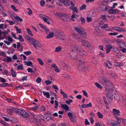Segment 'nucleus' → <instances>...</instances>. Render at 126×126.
I'll use <instances>...</instances> for the list:
<instances>
[{
  "mask_svg": "<svg viewBox=\"0 0 126 126\" xmlns=\"http://www.w3.org/2000/svg\"><path fill=\"white\" fill-rule=\"evenodd\" d=\"M70 57L72 60H75L78 55L85 56L87 53L77 45H72L71 46Z\"/></svg>",
  "mask_w": 126,
  "mask_h": 126,
  "instance_id": "1",
  "label": "nucleus"
},
{
  "mask_svg": "<svg viewBox=\"0 0 126 126\" xmlns=\"http://www.w3.org/2000/svg\"><path fill=\"white\" fill-rule=\"evenodd\" d=\"M99 80L101 83L102 84L103 86L106 88H107L106 85V84H111V83L104 76H102L99 78Z\"/></svg>",
  "mask_w": 126,
  "mask_h": 126,
  "instance_id": "2",
  "label": "nucleus"
},
{
  "mask_svg": "<svg viewBox=\"0 0 126 126\" xmlns=\"http://www.w3.org/2000/svg\"><path fill=\"white\" fill-rule=\"evenodd\" d=\"M51 115V113L49 112H47V113L44 115H41L40 117L41 119L45 121H47L51 119L50 116Z\"/></svg>",
  "mask_w": 126,
  "mask_h": 126,
  "instance_id": "3",
  "label": "nucleus"
},
{
  "mask_svg": "<svg viewBox=\"0 0 126 126\" xmlns=\"http://www.w3.org/2000/svg\"><path fill=\"white\" fill-rule=\"evenodd\" d=\"M75 30L80 34L81 35V36L84 38H86L87 36L85 32L82 28H76Z\"/></svg>",
  "mask_w": 126,
  "mask_h": 126,
  "instance_id": "4",
  "label": "nucleus"
},
{
  "mask_svg": "<svg viewBox=\"0 0 126 126\" xmlns=\"http://www.w3.org/2000/svg\"><path fill=\"white\" fill-rule=\"evenodd\" d=\"M70 120L72 122H76L77 120V118L76 116L74 113L69 112L67 114Z\"/></svg>",
  "mask_w": 126,
  "mask_h": 126,
  "instance_id": "5",
  "label": "nucleus"
},
{
  "mask_svg": "<svg viewBox=\"0 0 126 126\" xmlns=\"http://www.w3.org/2000/svg\"><path fill=\"white\" fill-rule=\"evenodd\" d=\"M106 17V16L105 15L101 16L98 19V21L100 25H102L107 20V19Z\"/></svg>",
  "mask_w": 126,
  "mask_h": 126,
  "instance_id": "6",
  "label": "nucleus"
},
{
  "mask_svg": "<svg viewBox=\"0 0 126 126\" xmlns=\"http://www.w3.org/2000/svg\"><path fill=\"white\" fill-rule=\"evenodd\" d=\"M78 67L80 71L83 70L85 68L84 63L81 60L79 61V64L78 65Z\"/></svg>",
  "mask_w": 126,
  "mask_h": 126,
  "instance_id": "7",
  "label": "nucleus"
},
{
  "mask_svg": "<svg viewBox=\"0 0 126 126\" xmlns=\"http://www.w3.org/2000/svg\"><path fill=\"white\" fill-rule=\"evenodd\" d=\"M107 123L110 126H121L120 125L118 124L116 121L112 120H108L107 121Z\"/></svg>",
  "mask_w": 126,
  "mask_h": 126,
  "instance_id": "8",
  "label": "nucleus"
},
{
  "mask_svg": "<svg viewBox=\"0 0 126 126\" xmlns=\"http://www.w3.org/2000/svg\"><path fill=\"white\" fill-rule=\"evenodd\" d=\"M19 114L21 115L22 116L25 118H28L30 116L29 114L25 111L21 110Z\"/></svg>",
  "mask_w": 126,
  "mask_h": 126,
  "instance_id": "9",
  "label": "nucleus"
},
{
  "mask_svg": "<svg viewBox=\"0 0 126 126\" xmlns=\"http://www.w3.org/2000/svg\"><path fill=\"white\" fill-rule=\"evenodd\" d=\"M120 111L115 109H113L112 110V113L115 118L118 117V116L120 115L119 114Z\"/></svg>",
  "mask_w": 126,
  "mask_h": 126,
  "instance_id": "10",
  "label": "nucleus"
},
{
  "mask_svg": "<svg viewBox=\"0 0 126 126\" xmlns=\"http://www.w3.org/2000/svg\"><path fill=\"white\" fill-rule=\"evenodd\" d=\"M33 45L34 47L36 49H37V47L35 43L37 41L33 38H31L29 41Z\"/></svg>",
  "mask_w": 126,
  "mask_h": 126,
  "instance_id": "11",
  "label": "nucleus"
},
{
  "mask_svg": "<svg viewBox=\"0 0 126 126\" xmlns=\"http://www.w3.org/2000/svg\"><path fill=\"white\" fill-rule=\"evenodd\" d=\"M59 1L61 3H63L65 6H69L70 5L69 1L68 0H59Z\"/></svg>",
  "mask_w": 126,
  "mask_h": 126,
  "instance_id": "12",
  "label": "nucleus"
},
{
  "mask_svg": "<svg viewBox=\"0 0 126 126\" xmlns=\"http://www.w3.org/2000/svg\"><path fill=\"white\" fill-rule=\"evenodd\" d=\"M56 37L59 39L63 40L65 39V37L62 32H60Z\"/></svg>",
  "mask_w": 126,
  "mask_h": 126,
  "instance_id": "13",
  "label": "nucleus"
},
{
  "mask_svg": "<svg viewBox=\"0 0 126 126\" xmlns=\"http://www.w3.org/2000/svg\"><path fill=\"white\" fill-rule=\"evenodd\" d=\"M35 115H33V117L30 118L28 121L31 122H32L34 123H36L39 121V120L36 118L35 117Z\"/></svg>",
  "mask_w": 126,
  "mask_h": 126,
  "instance_id": "14",
  "label": "nucleus"
},
{
  "mask_svg": "<svg viewBox=\"0 0 126 126\" xmlns=\"http://www.w3.org/2000/svg\"><path fill=\"white\" fill-rule=\"evenodd\" d=\"M101 27L102 28L105 29V30L106 31H112V29H110L108 27V25L107 24H105L103 26H102Z\"/></svg>",
  "mask_w": 126,
  "mask_h": 126,
  "instance_id": "15",
  "label": "nucleus"
},
{
  "mask_svg": "<svg viewBox=\"0 0 126 126\" xmlns=\"http://www.w3.org/2000/svg\"><path fill=\"white\" fill-rule=\"evenodd\" d=\"M82 45L83 46L85 47H89L90 45V43L86 40H84L82 41Z\"/></svg>",
  "mask_w": 126,
  "mask_h": 126,
  "instance_id": "16",
  "label": "nucleus"
},
{
  "mask_svg": "<svg viewBox=\"0 0 126 126\" xmlns=\"http://www.w3.org/2000/svg\"><path fill=\"white\" fill-rule=\"evenodd\" d=\"M112 47L110 45H108L106 46L105 49L106 51V53H108L110 51L111 49L112 48Z\"/></svg>",
  "mask_w": 126,
  "mask_h": 126,
  "instance_id": "17",
  "label": "nucleus"
},
{
  "mask_svg": "<svg viewBox=\"0 0 126 126\" xmlns=\"http://www.w3.org/2000/svg\"><path fill=\"white\" fill-rule=\"evenodd\" d=\"M61 107L63 109L67 111L69 109L68 106L66 104H61Z\"/></svg>",
  "mask_w": 126,
  "mask_h": 126,
  "instance_id": "18",
  "label": "nucleus"
},
{
  "mask_svg": "<svg viewBox=\"0 0 126 126\" xmlns=\"http://www.w3.org/2000/svg\"><path fill=\"white\" fill-rule=\"evenodd\" d=\"M120 11L119 10L117 9H110L109 10V13L110 14H114V13H119Z\"/></svg>",
  "mask_w": 126,
  "mask_h": 126,
  "instance_id": "19",
  "label": "nucleus"
},
{
  "mask_svg": "<svg viewBox=\"0 0 126 126\" xmlns=\"http://www.w3.org/2000/svg\"><path fill=\"white\" fill-rule=\"evenodd\" d=\"M12 109L13 111L18 114L19 113H20V111H21V110L18 109L14 107L12 108Z\"/></svg>",
  "mask_w": 126,
  "mask_h": 126,
  "instance_id": "20",
  "label": "nucleus"
},
{
  "mask_svg": "<svg viewBox=\"0 0 126 126\" xmlns=\"http://www.w3.org/2000/svg\"><path fill=\"white\" fill-rule=\"evenodd\" d=\"M60 93L62 94L63 96V98L64 99L65 98H67L68 96L67 95L65 94L64 92H63L62 90V89H61L60 90Z\"/></svg>",
  "mask_w": 126,
  "mask_h": 126,
  "instance_id": "21",
  "label": "nucleus"
},
{
  "mask_svg": "<svg viewBox=\"0 0 126 126\" xmlns=\"http://www.w3.org/2000/svg\"><path fill=\"white\" fill-rule=\"evenodd\" d=\"M88 47H89L88 49V51L90 53L93 52L94 51V49L93 47L91 45V44Z\"/></svg>",
  "mask_w": 126,
  "mask_h": 126,
  "instance_id": "22",
  "label": "nucleus"
},
{
  "mask_svg": "<svg viewBox=\"0 0 126 126\" xmlns=\"http://www.w3.org/2000/svg\"><path fill=\"white\" fill-rule=\"evenodd\" d=\"M24 63H25V64L26 65H27L28 66H33L32 63V62L31 61L26 62L24 61Z\"/></svg>",
  "mask_w": 126,
  "mask_h": 126,
  "instance_id": "23",
  "label": "nucleus"
},
{
  "mask_svg": "<svg viewBox=\"0 0 126 126\" xmlns=\"http://www.w3.org/2000/svg\"><path fill=\"white\" fill-rule=\"evenodd\" d=\"M43 92L44 95L46 96L47 98H50V94L49 92L43 91Z\"/></svg>",
  "mask_w": 126,
  "mask_h": 126,
  "instance_id": "24",
  "label": "nucleus"
},
{
  "mask_svg": "<svg viewBox=\"0 0 126 126\" xmlns=\"http://www.w3.org/2000/svg\"><path fill=\"white\" fill-rule=\"evenodd\" d=\"M112 84L111 83V84H106V85L107 87V88L105 87L106 90H112V89H111V86Z\"/></svg>",
  "mask_w": 126,
  "mask_h": 126,
  "instance_id": "25",
  "label": "nucleus"
},
{
  "mask_svg": "<svg viewBox=\"0 0 126 126\" xmlns=\"http://www.w3.org/2000/svg\"><path fill=\"white\" fill-rule=\"evenodd\" d=\"M112 90H106V94L107 96V97L110 96V95H112V93L111 92Z\"/></svg>",
  "mask_w": 126,
  "mask_h": 126,
  "instance_id": "26",
  "label": "nucleus"
},
{
  "mask_svg": "<svg viewBox=\"0 0 126 126\" xmlns=\"http://www.w3.org/2000/svg\"><path fill=\"white\" fill-rule=\"evenodd\" d=\"M54 33L53 32H51L47 36H46V38L48 39H50L51 38H52L53 37Z\"/></svg>",
  "mask_w": 126,
  "mask_h": 126,
  "instance_id": "27",
  "label": "nucleus"
},
{
  "mask_svg": "<svg viewBox=\"0 0 126 126\" xmlns=\"http://www.w3.org/2000/svg\"><path fill=\"white\" fill-rule=\"evenodd\" d=\"M113 47V48L112 50V52L114 53H118L119 51L117 48L114 47Z\"/></svg>",
  "mask_w": 126,
  "mask_h": 126,
  "instance_id": "28",
  "label": "nucleus"
},
{
  "mask_svg": "<svg viewBox=\"0 0 126 126\" xmlns=\"http://www.w3.org/2000/svg\"><path fill=\"white\" fill-rule=\"evenodd\" d=\"M15 2L19 5H21L22 4V2L21 0H13Z\"/></svg>",
  "mask_w": 126,
  "mask_h": 126,
  "instance_id": "29",
  "label": "nucleus"
},
{
  "mask_svg": "<svg viewBox=\"0 0 126 126\" xmlns=\"http://www.w3.org/2000/svg\"><path fill=\"white\" fill-rule=\"evenodd\" d=\"M100 32V31L99 29L98 28L95 29L94 32L95 34L97 35H98Z\"/></svg>",
  "mask_w": 126,
  "mask_h": 126,
  "instance_id": "30",
  "label": "nucleus"
},
{
  "mask_svg": "<svg viewBox=\"0 0 126 126\" xmlns=\"http://www.w3.org/2000/svg\"><path fill=\"white\" fill-rule=\"evenodd\" d=\"M62 49V47L61 46H59L56 48L55 52H58L61 51Z\"/></svg>",
  "mask_w": 126,
  "mask_h": 126,
  "instance_id": "31",
  "label": "nucleus"
},
{
  "mask_svg": "<svg viewBox=\"0 0 126 126\" xmlns=\"http://www.w3.org/2000/svg\"><path fill=\"white\" fill-rule=\"evenodd\" d=\"M11 72L12 75V76L13 77H15L16 76V72L14 71L13 69L11 70Z\"/></svg>",
  "mask_w": 126,
  "mask_h": 126,
  "instance_id": "32",
  "label": "nucleus"
},
{
  "mask_svg": "<svg viewBox=\"0 0 126 126\" xmlns=\"http://www.w3.org/2000/svg\"><path fill=\"white\" fill-rule=\"evenodd\" d=\"M15 19L16 20L20 22H22L23 21V19L22 18H20L19 16H17L15 17Z\"/></svg>",
  "mask_w": 126,
  "mask_h": 126,
  "instance_id": "33",
  "label": "nucleus"
},
{
  "mask_svg": "<svg viewBox=\"0 0 126 126\" xmlns=\"http://www.w3.org/2000/svg\"><path fill=\"white\" fill-rule=\"evenodd\" d=\"M60 32L58 31L55 30V31H54L53 33H54V35L56 36L57 37Z\"/></svg>",
  "mask_w": 126,
  "mask_h": 126,
  "instance_id": "34",
  "label": "nucleus"
},
{
  "mask_svg": "<svg viewBox=\"0 0 126 126\" xmlns=\"http://www.w3.org/2000/svg\"><path fill=\"white\" fill-rule=\"evenodd\" d=\"M15 28L16 31L17 33H21V31L20 29H19L18 27L16 26H15Z\"/></svg>",
  "mask_w": 126,
  "mask_h": 126,
  "instance_id": "35",
  "label": "nucleus"
},
{
  "mask_svg": "<svg viewBox=\"0 0 126 126\" xmlns=\"http://www.w3.org/2000/svg\"><path fill=\"white\" fill-rule=\"evenodd\" d=\"M94 84L98 88H99L101 89L103 88V87L101 86L97 82H95L94 83Z\"/></svg>",
  "mask_w": 126,
  "mask_h": 126,
  "instance_id": "36",
  "label": "nucleus"
},
{
  "mask_svg": "<svg viewBox=\"0 0 126 126\" xmlns=\"http://www.w3.org/2000/svg\"><path fill=\"white\" fill-rule=\"evenodd\" d=\"M38 61L39 64L41 65V66L43 65L44 64V63L42 60L38 58L37 59Z\"/></svg>",
  "mask_w": 126,
  "mask_h": 126,
  "instance_id": "37",
  "label": "nucleus"
},
{
  "mask_svg": "<svg viewBox=\"0 0 126 126\" xmlns=\"http://www.w3.org/2000/svg\"><path fill=\"white\" fill-rule=\"evenodd\" d=\"M26 30L28 33V34L29 35H31V36H33V34L32 33L30 30L29 29H26Z\"/></svg>",
  "mask_w": 126,
  "mask_h": 126,
  "instance_id": "38",
  "label": "nucleus"
},
{
  "mask_svg": "<svg viewBox=\"0 0 126 126\" xmlns=\"http://www.w3.org/2000/svg\"><path fill=\"white\" fill-rule=\"evenodd\" d=\"M86 5L84 4H83L82 6L80 7V10H82L84 9H85L86 8Z\"/></svg>",
  "mask_w": 126,
  "mask_h": 126,
  "instance_id": "39",
  "label": "nucleus"
},
{
  "mask_svg": "<svg viewBox=\"0 0 126 126\" xmlns=\"http://www.w3.org/2000/svg\"><path fill=\"white\" fill-rule=\"evenodd\" d=\"M49 18L50 19L48 16H46V17H44V18H43V20L44 21L46 22H47V21L48 20H49Z\"/></svg>",
  "mask_w": 126,
  "mask_h": 126,
  "instance_id": "40",
  "label": "nucleus"
},
{
  "mask_svg": "<svg viewBox=\"0 0 126 126\" xmlns=\"http://www.w3.org/2000/svg\"><path fill=\"white\" fill-rule=\"evenodd\" d=\"M17 39H18L20 41H21L22 42H24V40L22 37V36L21 35H19L18 37V38H17Z\"/></svg>",
  "mask_w": 126,
  "mask_h": 126,
  "instance_id": "41",
  "label": "nucleus"
},
{
  "mask_svg": "<svg viewBox=\"0 0 126 126\" xmlns=\"http://www.w3.org/2000/svg\"><path fill=\"white\" fill-rule=\"evenodd\" d=\"M110 96L107 97V98L108 99V101L110 102H112V96L110 95Z\"/></svg>",
  "mask_w": 126,
  "mask_h": 126,
  "instance_id": "42",
  "label": "nucleus"
},
{
  "mask_svg": "<svg viewBox=\"0 0 126 126\" xmlns=\"http://www.w3.org/2000/svg\"><path fill=\"white\" fill-rule=\"evenodd\" d=\"M98 117L102 119L103 118V116L102 114L100 113L99 112H98L97 113Z\"/></svg>",
  "mask_w": 126,
  "mask_h": 126,
  "instance_id": "43",
  "label": "nucleus"
},
{
  "mask_svg": "<svg viewBox=\"0 0 126 126\" xmlns=\"http://www.w3.org/2000/svg\"><path fill=\"white\" fill-rule=\"evenodd\" d=\"M17 70H23V67L22 64L18 66L17 67Z\"/></svg>",
  "mask_w": 126,
  "mask_h": 126,
  "instance_id": "44",
  "label": "nucleus"
},
{
  "mask_svg": "<svg viewBox=\"0 0 126 126\" xmlns=\"http://www.w3.org/2000/svg\"><path fill=\"white\" fill-rule=\"evenodd\" d=\"M27 10L29 11L28 12V14L29 15H31L32 13V12L31 10V9L29 8H28L27 9Z\"/></svg>",
  "mask_w": 126,
  "mask_h": 126,
  "instance_id": "45",
  "label": "nucleus"
},
{
  "mask_svg": "<svg viewBox=\"0 0 126 126\" xmlns=\"http://www.w3.org/2000/svg\"><path fill=\"white\" fill-rule=\"evenodd\" d=\"M63 76L68 80H69L70 79V76L68 74H66L64 75H63Z\"/></svg>",
  "mask_w": 126,
  "mask_h": 126,
  "instance_id": "46",
  "label": "nucleus"
},
{
  "mask_svg": "<svg viewBox=\"0 0 126 126\" xmlns=\"http://www.w3.org/2000/svg\"><path fill=\"white\" fill-rule=\"evenodd\" d=\"M6 21L7 22L9 23L10 25H12L15 24V22L13 21H10V20H6Z\"/></svg>",
  "mask_w": 126,
  "mask_h": 126,
  "instance_id": "47",
  "label": "nucleus"
},
{
  "mask_svg": "<svg viewBox=\"0 0 126 126\" xmlns=\"http://www.w3.org/2000/svg\"><path fill=\"white\" fill-rule=\"evenodd\" d=\"M73 36L74 38L76 39L79 41H80V38L79 37H78L75 34H73Z\"/></svg>",
  "mask_w": 126,
  "mask_h": 126,
  "instance_id": "48",
  "label": "nucleus"
},
{
  "mask_svg": "<svg viewBox=\"0 0 126 126\" xmlns=\"http://www.w3.org/2000/svg\"><path fill=\"white\" fill-rule=\"evenodd\" d=\"M36 45H37L39 47L41 48L42 47V45L40 44L37 41L35 43Z\"/></svg>",
  "mask_w": 126,
  "mask_h": 126,
  "instance_id": "49",
  "label": "nucleus"
},
{
  "mask_svg": "<svg viewBox=\"0 0 126 126\" xmlns=\"http://www.w3.org/2000/svg\"><path fill=\"white\" fill-rule=\"evenodd\" d=\"M45 3V2L44 0H41L40 1V4L41 6L42 7H43Z\"/></svg>",
  "mask_w": 126,
  "mask_h": 126,
  "instance_id": "50",
  "label": "nucleus"
},
{
  "mask_svg": "<svg viewBox=\"0 0 126 126\" xmlns=\"http://www.w3.org/2000/svg\"><path fill=\"white\" fill-rule=\"evenodd\" d=\"M73 102L72 100L69 99V100H66L65 101V103L68 105H69L70 104V103Z\"/></svg>",
  "mask_w": 126,
  "mask_h": 126,
  "instance_id": "51",
  "label": "nucleus"
},
{
  "mask_svg": "<svg viewBox=\"0 0 126 126\" xmlns=\"http://www.w3.org/2000/svg\"><path fill=\"white\" fill-rule=\"evenodd\" d=\"M80 20L81 21V24H84L85 21V19L81 17L80 18Z\"/></svg>",
  "mask_w": 126,
  "mask_h": 126,
  "instance_id": "52",
  "label": "nucleus"
},
{
  "mask_svg": "<svg viewBox=\"0 0 126 126\" xmlns=\"http://www.w3.org/2000/svg\"><path fill=\"white\" fill-rule=\"evenodd\" d=\"M9 85L7 83H4L1 84L0 85V87H5L6 86H8Z\"/></svg>",
  "mask_w": 126,
  "mask_h": 126,
  "instance_id": "53",
  "label": "nucleus"
},
{
  "mask_svg": "<svg viewBox=\"0 0 126 126\" xmlns=\"http://www.w3.org/2000/svg\"><path fill=\"white\" fill-rule=\"evenodd\" d=\"M11 7L15 11L17 12L18 10L16 9V7L14 5H12Z\"/></svg>",
  "mask_w": 126,
  "mask_h": 126,
  "instance_id": "54",
  "label": "nucleus"
},
{
  "mask_svg": "<svg viewBox=\"0 0 126 126\" xmlns=\"http://www.w3.org/2000/svg\"><path fill=\"white\" fill-rule=\"evenodd\" d=\"M24 53L26 55H30L31 54V52L30 51L24 52Z\"/></svg>",
  "mask_w": 126,
  "mask_h": 126,
  "instance_id": "55",
  "label": "nucleus"
},
{
  "mask_svg": "<svg viewBox=\"0 0 126 126\" xmlns=\"http://www.w3.org/2000/svg\"><path fill=\"white\" fill-rule=\"evenodd\" d=\"M45 108L44 107L42 106L40 108L39 110L40 111L43 112L45 110Z\"/></svg>",
  "mask_w": 126,
  "mask_h": 126,
  "instance_id": "56",
  "label": "nucleus"
},
{
  "mask_svg": "<svg viewBox=\"0 0 126 126\" xmlns=\"http://www.w3.org/2000/svg\"><path fill=\"white\" fill-rule=\"evenodd\" d=\"M7 110L8 113L10 115H12V110L9 109H7Z\"/></svg>",
  "mask_w": 126,
  "mask_h": 126,
  "instance_id": "57",
  "label": "nucleus"
},
{
  "mask_svg": "<svg viewBox=\"0 0 126 126\" xmlns=\"http://www.w3.org/2000/svg\"><path fill=\"white\" fill-rule=\"evenodd\" d=\"M104 66L105 67H108L109 69H110L111 68V67L109 66L107 63L105 62L104 63Z\"/></svg>",
  "mask_w": 126,
  "mask_h": 126,
  "instance_id": "58",
  "label": "nucleus"
},
{
  "mask_svg": "<svg viewBox=\"0 0 126 126\" xmlns=\"http://www.w3.org/2000/svg\"><path fill=\"white\" fill-rule=\"evenodd\" d=\"M55 108H58V106L59 105V103L58 102L57 100H55Z\"/></svg>",
  "mask_w": 126,
  "mask_h": 126,
  "instance_id": "59",
  "label": "nucleus"
},
{
  "mask_svg": "<svg viewBox=\"0 0 126 126\" xmlns=\"http://www.w3.org/2000/svg\"><path fill=\"white\" fill-rule=\"evenodd\" d=\"M45 82L47 85L50 84L52 83L51 81L48 80L45 81Z\"/></svg>",
  "mask_w": 126,
  "mask_h": 126,
  "instance_id": "60",
  "label": "nucleus"
},
{
  "mask_svg": "<svg viewBox=\"0 0 126 126\" xmlns=\"http://www.w3.org/2000/svg\"><path fill=\"white\" fill-rule=\"evenodd\" d=\"M108 16L109 17V18L110 20H113L115 18V16Z\"/></svg>",
  "mask_w": 126,
  "mask_h": 126,
  "instance_id": "61",
  "label": "nucleus"
},
{
  "mask_svg": "<svg viewBox=\"0 0 126 126\" xmlns=\"http://www.w3.org/2000/svg\"><path fill=\"white\" fill-rule=\"evenodd\" d=\"M41 79L40 77H38L36 79V82L38 83L41 82Z\"/></svg>",
  "mask_w": 126,
  "mask_h": 126,
  "instance_id": "62",
  "label": "nucleus"
},
{
  "mask_svg": "<svg viewBox=\"0 0 126 126\" xmlns=\"http://www.w3.org/2000/svg\"><path fill=\"white\" fill-rule=\"evenodd\" d=\"M11 57H8L7 58V60L6 62H7L9 63L11 61Z\"/></svg>",
  "mask_w": 126,
  "mask_h": 126,
  "instance_id": "63",
  "label": "nucleus"
},
{
  "mask_svg": "<svg viewBox=\"0 0 126 126\" xmlns=\"http://www.w3.org/2000/svg\"><path fill=\"white\" fill-rule=\"evenodd\" d=\"M122 121L123 124L124 126H126V119H122Z\"/></svg>",
  "mask_w": 126,
  "mask_h": 126,
  "instance_id": "64",
  "label": "nucleus"
}]
</instances>
